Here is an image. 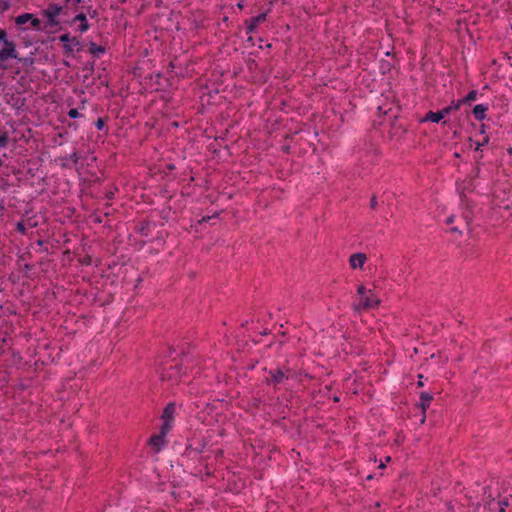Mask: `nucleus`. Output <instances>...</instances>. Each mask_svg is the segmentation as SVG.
<instances>
[{"mask_svg":"<svg viewBox=\"0 0 512 512\" xmlns=\"http://www.w3.org/2000/svg\"><path fill=\"white\" fill-rule=\"evenodd\" d=\"M457 188L460 194L461 205L466 207L462 213L465 221H469L474 215V207L480 205V211L483 206L491 205V208L508 211L512 208V188L508 183L496 185L491 193H486L488 183L485 179H465L457 182Z\"/></svg>","mask_w":512,"mask_h":512,"instance_id":"f257e3e1","label":"nucleus"},{"mask_svg":"<svg viewBox=\"0 0 512 512\" xmlns=\"http://www.w3.org/2000/svg\"><path fill=\"white\" fill-rule=\"evenodd\" d=\"M40 14L46 19L44 28L55 27L60 24L59 16H67V8L55 3H50L45 9L41 10Z\"/></svg>","mask_w":512,"mask_h":512,"instance_id":"f03ea898","label":"nucleus"},{"mask_svg":"<svg viewBox=\"0 0 512 512\" xmlns=\"http://www.w3.org/2000/svg\"><path fill=\"white\" fill-rule=\"evenodd\" d=\"M0 42H3V47L0 49V62L18 58L16 44L15 42L7 39V32L5 29H0Z\"/></svg>","mask_w":512,"mask_h":512,"instance_id":"7ed1b4c3","label":"nucleus"},{"mask_svg":"<svg viewBox=\"0 0 512 512\" xmlns=\"http://www.w3.org/2000/svg\"><path fill=\"white\" fill-rule=\"evenodd\" d=\"M358 294L360 297L358 306L361 308H373L380 302L372 290H366L362 285L358 287Z\"/></svg>","mask_w":512,"mask_h":512,"instance_id":"20e7f679","label":"nucleus"},{"mask_svg":"<svg viewBox=\"0 0 512 512\" xmlns=\"http://www.w3.org/2000/svg\"><path fill=\"white\" fill-rule=\"evenodd\" d=\"M169 431L167 425L161 426L160 432L150 438V445L155 451H160L166 445V436Z\"/></svg>","mask_w":512,"mask_h":512,"instance_id":"39448f33","label":"nucleus"},{"mask_svg":"<svg viewBox=\"0 0 512 512\" xmlns=\"http://www.w3.org/2000/svg\"><path fill=\"white\" fill-rule=\"evenodd\" d=\"M174 414H175V405L173 403H170L168 404L163 413H162V426H166L167 425V429H170L172 428V424H173V420H174Z\"/></svg>","mask_w":512,"mask_h":512,"instance_id":"423d86ee","label":"nucleus"},{"mask_svg":"<svg viewBox=\"0 0 512 512\" xmlns=\"http://www.w3.org/2000/svg\"><path fill=\"white\" fill-rule=\"evenodd\" d=\"M367 261L366 254L362 252L354 253L349 257V264L352 269H361Z\"/></svg>","mask_w":512,"mask_h":512,"instance_id":"0eeeda50","label":"nucleus"},{"mask_svg":"<svg viewBox=\"0 0 512 512\" xmlns=\"http://www.w3.org/2000/svg\"><path fill=\"white\" fill-rule=\"evenodd\" d=\"M406 132V129L402 124L397 123V116H394V121L391 123L390 137L391 138H401L402 135Z\"/></svg>","mask_w":512,"mask_h":512,"instance_id":"6e6552de","label":"nucleus"},{"mask_svg":"<svg viewBox=\"0 0 512 512\" xmlns=\"http://www.w3.org/2000/svg\"><path fill=\"white\" fill-rule=\"evenodd\" d=\"M84 0H65V5L63 7L67 8V15L69 14V11L73 12H80L83 11L85 8L83 4Z\"/></svg>","mask_w":512,"mask_h":512,"instance_id":"1a4fd4ad","label":"nucleus"},{"mask_svg":"<svg viewBox=\"0 0 512 512\" xmlns=\"http://www.w3.org/2000/svg\"><path fill=\"white\" fill-rule=\"evenodd\" d=\"M76 21H80V25L78 27V30L83 33L89 29V24L87 22L86 13L83 11H80L72 20L71 24L75 23Z\"/></svg>","mask_w":512,"mask_h":512,"instance_id":"9d476101","label":"nucleus"},{"mask_svg":"<svg viewBox=\"0 0 512 512\" xmlns=\"http://www.w3.org/2000/svg\"><path fill=\"white\" fill-rule=\"evenodd\" d=\"M265 20H266L265 13L259 14L255 17H252L249 24L247 25V29H246L247 34L252 33L257 28V26L260 23L264 22Z\"/></svg>","mask_w":512,"mask_h":512,"instance_id":"9b49d317","label":"nucleus"},{"mask_svg":"<svg viewBox=\"0 0 512 512\" xmlns=\"http://www.w3.org/2000/svg\"><path fill=\"white\" fill-rule=\"evenodd\" d=\"M271 377L268 379L269 383L274 385H278L284 382L285 379H288V375L286 372L282 370H277L275 372H270Z\"/></svg>","mask_w":512,"mask_h":512,"instance_id":"f8f14e48","label":"nucleus"},{"mask_svg":"<svg viewBox=\"0 0 512 512\" xmlns=\"http://www.w3.org/2000/svg\"><path fill=\"white\" fill-rule=\"evenodd\" d=\"M88 51L95 57H99L101 54L106 52V48L102 45H97L94 42H90L88 46Z\"/></svg>","mask_w":512,"mask_h":512,"instance_id":"ddd939ff","label":"nucleus"},{"mask_svg":"<svg viewBox=\"0 0 512 512\" xmlns=\"http://www.w3.org/2000/svg\"><path fill=\"white\" fill-rule=\"evenodd\" d=\"M443 118L444 116L441 110L438 112L429 111L421 121H431L434 123H438Z\"/></svg>","mask_w":512,"mask_h":512,"instance_id":"4468645a","label":"nucleus"},{"mask_svg":"<svg viewBox=\"0 0 512 512\" xmlns=\"http://www.w3.org/2000/svg\"><path fill=\"white\" fill-rule=\"evenodd\" d=\"M487 109V106L479 104L473 108L472 113L477 120L481 121L485 118Z\"/></svg>","mask_w":512,"mask_h":512,"instance_id":"2eb2a0df","label":"nucleus"},{"mask_svg":"<svg viewBox=\"0 0 512 512\" xmlns=\"http://www.w3.org/2000/svg\"><path fill=\"white\" fill-rule=\"evenodd\" d=\"M432 401V395L428 392H423L420 395V405L423 411H425Z\"/></svg>","mask_w":512,"mask_h":512,"instance_id":"dca6fc26","label":"nucleus"},{"mask_svg":"<svg viewBox=\"0 0 512 512\" xmlns=\"http://www.w3.org/2000/svg\"><path fill=\"white\" fill-rule=\"evenodd\" d=\"M30 19H32V13H24L15 18V24L21 26L29 22Z\"/></svg>","mask_w":512,"mask_h":512,"instance_id":"f3484780","label":"nucleus"},{"mask_svg":"<svg viewBox=\"0 0 512 512\" xmlns=\"http://www.w3.org/2000/svg\"><path fill=\"white\" fill-rule=\"evenodd\" d=\"M461 105L462 104L460 103L459 100L456 102H452L449 106L443 108L441 110V112L443 113V116L445 117L446 115L450 114L452 111L458 110Z\"/></svg>","mask_w":512,"mask_h":512,"instance_id":"a211bd4d","label":"nucleus"},{"mask_svg":"<svg viewBox=\"0 0 512 512\" xmlns=\"http://www.w3.org/2000/svg\"><path fill=\"white\" fill-rule=\"evenodd\" d=\"M476 97H477V91L471 90L464 98L460 99L459 101L461 104H463L466 102H471V101L476 100Z\"/></svg>","mask_w":512,"mask_h":512,"instance_id":"6ab92c4d","label":"nucleus"},{"mask_svg":"<svg viewBox=\"0 0 512 512\" xmlns=\"http://www.w3.org/2000/svg\"><path fill=\"white\" fill-rule=\"evenodd\" d=\"M74 48L72 43L63 44V54L67 57L73 56Z\"/></svg>","mask_w":512,"mask_h":512,"instance_id":"aec40b11","label":"nucleus"},{"mask_svg":"<svg viewBox=\"0 0 512 512\" xmlns=\"http://www.w3.org/2000/svg\"><path fill=\"white\" fill-rule=\"evenodd\" d=\"M31 26L37 30H41V21L34 14H32V19H30Z\"/></svg>","mask_w":512,"mask_h":512,"instance_id":"412c9836","label":"nucleus"},{"mask_svg":"<svg viewBox=\"0 0 512 512\" xmlns=\"http://www.w3.org/2000/svg\"><path fill=\"white\" fill-rule=\"evenodd\" d=\"M10 8L9 0H0V12L4 13Z\"/></svg>","mask_w":512,"mask_h":512,"instance_id":"4be33fe9","label":"nucleus"},{"mask_svg":"<svg viewBox=\"0 0 512 512\" xmlns=\"http://www.w3.org/2000/svg\"><path fill=\"white\" fill-rule=\"evenodd\" d=\"M72 45H73V48L76 47V50L78 52H80L83 49L82 43L75 36L72 37Z\"/></svg>","mask_w":512,"mask_h":512,"instance_id":"5701e85b","label":"nucleus"},{"mask_svg":"<svg viewBox=\"0 0 512 512\" xmlns=\"http://www.w3.org/2000/svg\"><path fill=\"white\" fill-rule=\"evenodd\" d=\"M8 143V135L6 132H0V147H5Z\"/></svg>","mask_w":512,"mask_h":512,"instance_id":"b1692460","label":"nucleus"},{"mask_svg":"<svg viewBox=\"0 0 512 512\" xmlns=\"http://www.w3.org/2000/svg\"><path fill=\"white\" fill-rule=\"evenodd\" d=\"M59 40L63 43V44H68V43H72V37L70 36L69 33H65L63 35H61L59 37Z\"/></svg>","mask_w":512,"mask_h":512,"instance_id":"393cba45","label":"nucleus"},{"mask_svg":"<svg viewBox=\"0 0 512 512\" xmlns=\"http://www.w3.org/2000/svg\"><path fill=\"white\" fill-rule=\"evenodd\" d=\"M68 115L70 118H73V119L81 116V114L78 112V110L76 108L70 109L68 112Z\"/></svg>","mask_w":512,"mask_h":512,"instance_id":"a878e982","label":"nucleus"},{"mask_svg":"<svg viewBox=\"0 0 512 512\" xmlns=\"http://www.w3.org/2000/svg\"><path fill=\"white\" fill-rule=\"evenodd\" d=\"M378 205V201H377V197L376 196H372L371 199H370V207L372 209H375Z\"/></svg>","mask_w":512,"mask_h":512,"instance_id":"bb28decb","label":"nucleus"},{"mask_svg":"<svg viewBox=\"0 0 512 512\" xmlns=\"http://www.w3.org/2000/svg\"><path fill=\"white\" fill-rule=\"evenodd\" d=\"M95 125L98 130H101L104 127V120L102 118H98Z\"/></svg>","mask_w":512,"mask_h":512,"instance_id":"cd10ccee","label":"nucleus"},{"mask_svg":"<svg viewBox=\"0 0 512 512\" xmlns=\"http://www.w3.org/2000/svg\"><path fill=\"white\" fill-rule=\"evenodd\" d=\"M86 9H87V12L91 15V17H95L97 15V12L95 10L90 13V10H91L90 6L86 7Z\"/></svg>","mask_w":512,"mask_h":512,"instance_id":"c85d7f7f","label":"nucleus"},{"mask_svg":"<svg viewBox=\"0 0 512 512\" xmlns=\"http://www.w3.org/2000/svg\"><path fill=\"white\" fill-rule=\"evenodd\" d=\"M453 221H454V216H453V215H452V216H449V217L445 220V222H446L447 224H451Z\"/></svg>","mask_w":512,"mask_h":512,"instance_id":"c756f323","label":"nucleus"},{"mask_svg":"<svg viewBox=\"0 0 512 512\" xmlns=\"http://www.w3.org/2000/svg\"><path fill=\"white\" fill-rule=\"evenodd\" d=\"M423 376L422 375H419V381H418V385L419 386H423L424 385V382H423Z\"/></svg>","mask_w":512,"mask_h":512,"instance_id":"7c9ffc66","label":"nucleus"},{"mask_svg":"<svg viewBox=\"0 0 512 512\" xmlns=\"http://www.w3.org/2000/svg\"><path fill=\"white\" fill-rule=\"evenodd\" d=\"M18 229L21 231V232H24V226L22 223H19L18 224Z\"/></svg>","mask_w":512,"mask_h":512,"instance_id":"2f4dec72","label":"nucleus"},{"mask_svg":"<svg viewBox=\"0 0 512 512\" xmlns=\"http://www.w3.org/2000/svg\"><path fill=\"white\" fill-rule=\"evenodd\" d=\"M210 219H211V217H203V218H202V220H201L200 222H206V221H208V220H210Z\"/></svg>","mask_w":512,"mask_h":512,"instance_id":"473e14b6","label":"nucleus"},{"mask_svg":"<svg viewBox=\"0 0 512 512\" xmlns=\"http://www.w3.org/2000/svg\"><path fill=\"white\" fill-rule=\"evenodd\" d=\"M378 110H379V112H380V113H382V107H378ZM387 113H388V112H387V110H384V111H383V114H385V115H386Z\"/></svg>","mask_w":512,"mask_h":512,"instance_id":"72a5a7b5","label":"nucleus"},{"mask_svg":"<svg viewBox=\"0 0 512 512\" xmlns=\"http://www.w3.org/2000/svg\"><path fill=\"white\" fill-rule=\"evenodd\" d=\"M237 6H238L240 9H242V8H243V4H242L241 2H239V3L237 4Z\"/></svg>","mask_w":512,"mask_h":512,"instance_id":"f704fd0d","label":"nucleus"},{"mask_svg":"<svg viewBox=\"0 0 512 512\" xmlns=\"http://www.w3.org/2000/svg\"><path fill=\"white\" fill-rule=\"evenodd\" d=\"M64 65L67 66V67H70V64L68 61H64Z\"/></svg>","mask_w":512,"mask_h":512,"instance_id":"c9c22d12","label":"nucleus"},{"mask_svg":"<svg viewBox=\"0 0 512 512\" xmlns=\"http://www.w3.org/2000/svg\"><path fill=\"white\" fill-rule=\"evenodd\" d=\"M452 231H455V232H458V228L457 227H453L451 228Z\"/></svg>","mask_w":512,"mask_h":512,"instance_id":"e433bc0d","label":"nucleus"},{"mask_svg":"<svg viewBox=\"0 0 512 512\" xmlns=\"http://www.w3.org/2000/svg\"><path fill=\"white\" fill-rule=\"evenodd\" d=\"M384 466H385V462H382V463L379 465V467H380V468H383Z\"/></svg>","mask_w":512,"mask_h":512,"instance_id":"4c0bfd02","label":"nucleus"},{"mask_svg":"<svg viewBox=\"0 0 512 512\" xmlns=\"http://www.w3.org/2000/svg\"><path fill=\"white\" fill-rule=\"evenodd\" d=\"M384 466H385V462H382V463L379 465V467H380V468H383Z\"/></svg>","mask_w":512,"mask_h":512,"instance_id":"58836bf2","label":"nucleus"}]
</instances>
